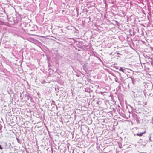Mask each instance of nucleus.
Masks as SVG:
<instances>
[{
	"mask_svg": "<svg viewBox=\"0 0 153 153\" xmlns=\"http://www.w3.org/2000/svg\"><path fill=\"white\" fill-rule=\"evenodd\" d=\"M145 132H144L143 133H138L137 134V135L139 136H142V135L144 134L145 133Z\"/></svg>",
	"mask_w": 153,
	"mask_h": 153,
	"instance_id": "f257e3e1",
	"label": "nucleus"
},
{
	"mask_svg": "<svg viewBox=\"0 0 153 153\" xmlns=\"http://www.w3.org/2000/svg\"><path fill=\"white\" fill-rule=\"evenodd\" d=\"M125 69H122L121 68H120V69H119V71H122L123 72H124Z\"/></svg>",
	"mask_w": 153,
	"mask_h": 153,
	"instance_id": "f03ea898",
	"label": "nucleus"
},
{
	"mask_svg": "<svg viewBox=\"0 0 153 153\" xmlns=\"http://www.w3.org/2000/svg\"><path fill=\"white\" fill-rule=\"evenodd\" d=\"M3 149V148L0 145V149L2 150Z\"/></svg>",
	"mask_w": 153,
	"mask_h": 153,
	"instance_id": "7ed1b4c3",
	"label": "nucleus"
}]
</instances>
